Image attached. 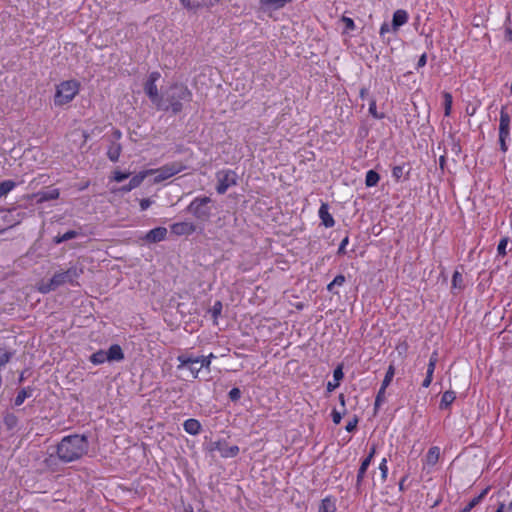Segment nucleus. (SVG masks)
I'll return each mask as SVG.
<instances>
[{"instance_id": "c03bdc74", "label": "nucleus", "mask_w": 512, "mask_h": 512, "mask_svg": "<svg viewBox=\"0 0 512 512\" xmlns=\"http://www.w3.org/2000/svg\"><path fill=\"white\" fill-rule=\"evenodd\" d=\"M211 311H212V315H213V317H214V318H217V317L220 315L221 311H222V303H221L220 301H217V302L213 305V307H212V310H211Z\"/></svg>"}, {"instance_id": "a211bd4d", "label": "nucleus", "mask_w": 512, "mask_h": 512, "mask_svg": "<svg viewBox=\"0 0 512 512\" xmlns=\"http://www.w3.org/2000/svg\"><path fill=\"white\" fill-rule=\"evenodd\" d=\"M489 488H485L478 496L474 497L460 512H470L477 506L487 494Z\"/></svg>"}, {"instance_id": "f03ea898", "label": "nucleus", "mask_w": 512, "mask_h": 512, "mask_svg": "<svg viewBox=\"0 0 512 512\" xmlns=\"http://www.w3.org/2000/svg\"><path fill=\"white\" fill-rule=\"evenodd\" d=\"M164 101L168 106V110L171 109L174 114L179 113L182 110L181 101H190L191 92L183 84H173L164 93Z\"/></svg>"}, {"instance_id": "dca6fc26", "label": "nucleus", "mask_w": 512, "mask_h": 512, "mask_svg": "<svg viewBox=\"0 0 512 512\" xmlns=\"http://www.w3.org/2000/svg\"><path fill=\"white\" fill-rule=\"evenodd\" d=\"M216 449L219 450V452L221 453V455L223 457H234L239 452L238 446H236V445H234V446H227V445L221 444V443H217Z\"/></svg>"}, {"instance_id": "7ed1b4c3", "label": "nucleus", "mask_w": 512, "mask_h": 512, "mask_svg": "<svg viewBox=\"0 0 512 512\" xmlns=\"http://www.w3.org/2000/svg\"><path fill=\"white\" fill-rule=\"evenodd\" d=\"M159 72H152L144 86V91L150 98L152 103L161 110H168V106L165 104L164 96H160L156 86V81L159 79Z\"/></svg>"}, {"instance_id": "f257e3e1", "label": "nucleus", "mask_w": 512, "mask_h": 512, "mask_svg": "<svg viewBox=\"0 0 512 512\" xmlns=\"http://www.w3.org/2000/svg\"><path fill=\"white\" fill-rule=\"evenodd\" d=\"M88 451V440L84 435H69L57 445V456L65 463L79 460Z\"/></svg>"}, {"instance_id": "4c0bfd02", "label": "nucleus", "mask_w": 512, "mask_h": 512, "mask_svg": "<svg viewBox=\"0 0 512 512\" xmlns=\"http://www.w3.org/2000/svg\"><path fill=\"white\" fill-rule=\"evenodd\" d=\"M379 470L381 472V475H380L381 483H383V482H385V480L387 478V473H388L386 458L382 459V461H381V463L379 465Z\"/></svg>"}, {"instance_id": "09e8293b", "label": "nucleus", "mask_w": 512, "mask_h": 512, "mask_svg": "<svg viewBox=\"0 0 512 512\" xmlns=\"http://www.w3.org/2000/svg\"><path fill=\"white\" fill-rule=\"evenodd\" d=\"M392 175L396 180H399L403 175V167L395 166L392 170Z\"/></svg>"}, {"instance_id": "1a4fd4ad", "label": "nucleus", "mask_w": 512, "mask_h": 512, "mask_svg": "<svg viewBox=\"0 0 512 512\" xmlns=\"http://www.w3.org/2000/svg\"><path fill=\"white\" fill-rule=\"evenodd\" d=\"M510 116L505 111V107L500 112V125H499V143L503 152L507 151L506 139L509 136Z\"/></svg>"}, {"instance_id": "39448f33", "label": "nucleus", "mask_w": 512, "mask_h": 512, "mask_svg": "<svg viewBox=\"0 0 512 512\" xmlns=\"http://www.w3.org/2000/svg\"><path fill=\"white\" fill-rule=\"evenodd\" d=\"M211 202L210 197H197L189 204L187 211L195 218L201 221H207L211 216V207L208 205Z\"/></svg>"}, {"instance_id": "680f3d73", "label": "nucleus", "mask_w": 512, "mask_h": 512, "mask_svg": "<svg viewBox=\"0 0 512 512\" xmlns=\"http://www.w3.org/2000/svg\"><path fill=\"white\" fill-rule=\"evenodd\" d=\"M426 60H427V57H426V54H422L418 60V63H417V66L418 67H423L425 66L426 64Z\"/></svg>"}, {"instance_id": "f3484780", "label": "nucleus", "mask_w": 512, "mask_h": 512, "mask_svg": "<svg viewBox=\"0 0 512 512\" xmlns=\"http://www.w3.org/2000/svg\"><path fill=\"white\" fill-rule=\"evenodd\" d=\"M184 430L191 434V435H197L201 430V424L196 419H188L183 424Z\"/></svg>"}, {"instance_id": "338daca9", "label": "nucleus", "mask_w": 512, "mask_h": 512, "mask_svg": "<svg viewBox=\"0 0 512 512\" xmlns=\"http://www.w3.org/2000/svg\"><path fill=\"white\" fill-rule=\"evenodd\" d=\"M367 95H368V90H367V88H362V89L360 90V97H361L362 99H364Z\"/></svg>"}, {"instance_id": "69168bd1", "label": "nucleus", "mask_w": 512, "mask_h": 512, "mask_svg": "<svg viewBox=\"0 0 512 512\" xmlns=\"http://www.w3.org/2000/svg\"><path fill=\"white\" fill-rule=\"evenodd\" d=\"M383 394H384V393H380V391L378 392L377 397H376V400H375V406H376V407H377V406H379V404H380V402H381V399H382V395H383Z\"/></svg>"}, {"instance_id": "c756f323", "label": "nucleus", "mask_w": 512, "mask_h": 512, "mask_svg": "<svg viewBox=\"0 0 512 512\" xmlns=\"http://www.w3.org/2000/svg\"><path fill=\"white\" fill-rule=\"evenodd\" d=\"M78 236V232L74 231V230H70V231H67L66 233H64L63 235H58L54 238V242L56 244H59V243H62V242H65V241H68V240H71V239H74Z\"/></svg>"}, {"instance_id": "a878e982", "label": "nucleus", "mask_w": 512, "mask_h": 512, "mask_svg": "<svg viewBox=\"0 0 512 512\" xmlns=\"http://www.w3.org/2000/svg\"><path fill=\"white\" fill-rule=\"evenodd\" d=\"M394 374H395L394 366L390 365L388 367V370H387L384 380L382 382V385L380 388V393H384L385 389L388 387V385L392 381Z\"/></svg>"}, {"instance_id": "4468645a", "label": "nucleus", "mask_w": 512, "mask_h": 512, "mask_svg": "<svg viewBox=\"0 0 512 512\" xmlns=\"http://www.w3.org/2000/svg\"><path fill=\"white\" fill-rule=\"evenodd\" d=\"M106 353L109 362L121 361L124 359V353L118 344L111 345Z\"/></svg>"}, {"instance_id": "e2e57ef3", "label": "nucleus", "mask_w": 512, "mask_h": 512, "mask_svg": "<svg viewBox=\"0 0 512 512\" xmlns=\"http://www.w3.org/2000/svg\"><path fill=\"white\" fill-rule=\"evenodd\" d=\"M375 452H376V445L374 444V445H372L371 450L365 459H368L369 462H371V460L373 459V457L375 455Z\"/></svg>"}, {"instance_id": "5fc2aeb1", "label": "nucleus", "mask_w": 512, "mask_h": 512, "mask_svg": "<svg viewBox=\"0 0 512 512\" xmlns=\"http://www.w3.org/2000/svg\"><path fill=\"white\" fill-rule=\"evenodd\" d=\"M483 23H484V18L482 16H480V15L474 16L473 21H472L473 26L480 27L481 25H483Z\"/></svg>"}, {"instance_id": "9b49d317", "label": "nucleus", "mask_w": 512, "mask_h": 512, "mask_svg": "<svg viewBox=\"0 0 512 512\" xmlns=\"http://www.w3.org/2000/svg\"><path fill=\"white\" fill-rule=\"evenodd\" d=\"M196 231V226L190 222H178L171 226V232L175 235H190Z\"/></svg>"}, {"instance_id": "49530a36", "label": "nucleus", "mask_w": 512, "mask_h": 512, "mask_svg": "<svg viewBox=\"0 0 512 512\" xmlns=\"http://www.w3.org/2000/svg\"><path fill=\"white\" fill-rule=\"evenodd\" d=\"M357 424H358V418H357V417H354L352 420H350V421L347 423V425H346V427H345L346 431H347V432H353V431L356 429Z\"/></svg>"}, {"instance_id": "603ef678", "label": "nucleus", "mask_w": 512, "mask_h": 512, "mask_svg": "<svg viewBox=\"0 0 512 512\" xmlns=\"http://www.w3.org/2000/svg\"><path fill=\"white\" fill-rule=\"evenodd\" d=\"M345 282V276L340 274V275H337L334 280L332 281V285H335V286H342Z\"/></svg>"}, {"instance_id": "6e6552de", "label": "nucleus", "mask_w": 512, "mask_h": 512, "mask_svg": "<svg viewBox=\"0 0 512 512\" xmlns=\"http://www.w3.org/2000/svg\"><path fill=\"white\" fill-rule=\"evenodd\" d=\"M185 168L186 167L183 163L173 162L166 164L157 170H153L152 173H157V176L155 177V182H161L183 171Z\"/></svg>"}, {"instance_id": "774afa93", "label": "nucleus", "mask_w": 512, "mask_h": 512, "mask_svg": "<svg viewBox=\"0 0 512 512\" xmlns=\"http://www.w3.org/2000/svg\"><path fill=\"white\" fill-rule=\"evenodd\" d=\"M132 189H133V188H130L129 184H127V185L122 186L119 190H120L121 192H129V191H131Z\"/></svg>"}, {"instance_id": "9d476101", "label": "nucleus", "mask_w": 512, "mask_h": 512, "mask_svg": "<svg viewBox=\"0 0 512 512\" xmlns=\"http://www.w3.org/2000/svg\"><path fill=\"white\" fill-rule=\"evenodd\" d=\"M177 360L179 362L178 369L181 368H188L190 372L192 373L193 377L196 378L199 371L202 369L199 367V362L196 357L188 356V355H179L177 357Z\"/></svg>"}, {"instance_id": "4be33fe9", "label": "nucleus", "mask_w": 512, "mask_h": 512, "mask_svg": "<svg viewBox=\"0 0 512 512\" xmlns=\"http://www.w3.org/2000/svg\"><path fill=\"white\" fill-rule=\"evenodd\" d=\"M152 172H153V170H148V171H145V172H140L139 174H137L134 177H132L131 180L128 183L130 188L134 189V188L138 187L143 182L145 177L148 174H152Z\"/></svg>"}, {"instance_id": "864d4df0", "label": "nucleus", "mask_w": 512, "mask_h": 512, "mask_svg": "<svg viewBox=\"0 0 512 512\" xmlns=\"http://www.w3.org/2000/svg\"><path fill=\"white\" fill-rule=\"evenodd\" d=\"M5 423L9 428H12L16 424V417L13 415H8L5 417Z\"/></svg>"}, {"instance_id": "ddd939ff", "label": "nucleus", "mask_w": 512, "mask_h": 512, "mask_svg": "<svg viewBox=\"0 0 512 512\" xmlns=\"http://www.w3.org/2000/svg\"><path fill=\"white\" fill-rule=\"evenodd\" d=\"M408 20V14L405 10L399 9L394 12L392 19V29L393 31H397L399 27L404 25Z\"/></svg>"}, {"instance_id": "7c9ffc66", "label": "nucleus", "mask_w": 512, "mask_h": 512, "mask_svg": "<svg viewBox=\"0 0 512 512\" xmlns=\"http://www.w3.org/2000/svg\"><path fill=\"white\" fill-rule=\"evenodd\" d=\"M54 283V280L53 278H51L48 282H42L40 285H39V291L41 293H49L51 291H54L57 289V286L56 284H53Z\"/></svg>"}, {"instance_id": "b1692460", "label": "nucleus", "mask_w": 512, "mask_h": 512, "mask_svg": "<svg viewBox=\"0 0 512 512\" xmlns=\"http://www.w3.org/2000/svg\"><path fill=\"white\" fill-rule=\"evenodd\" d=\"M336 506L335 502L331 500L330 498H325L322 500L320 506H319V512H335Z\"/></svg>"}, {"instance_id": "bb28decb", "label": "nucleus", "mask_w": 512, "mask_h": 512, "mask_svg": "<svg viewBox=\"0 0 512 512\" xmlns=\"http://www.w3.org/2000/svg\"><path fill=\"white\" fill-rule=\"evenodd\" d=\"M455 392L453 391H446L443 393L441 398L440 406L441 408H447L452 404V402L455 400Z\"/></svg>"}, {"instance_id": "412c9836", "label": "nucleus", "mask_w": 512, "mask_h": 512, "mask_svg": "<svg viewBox=\"0 0 512 512\" xmlns=\"http://www.w3.org/2000/svg\"><path fill=\"white\" fill-rule=\"evenodd\" d=\"M120 153L121 145L119 143H112L108 149L107 156L111 161L116 162L119 159Z\"/></svg>"}, {"instance_id": "3c124183", "label": "nucleus", "mask_w": 512, "mask_h": 512, "mask_svg": "<svg viewBox=\"0 0 512 512\" xmlns=\"http://www.w3.org/2000/svg\"><path fill=\"white\" fill-rule=\"evenodd\" d=\"M342 22L345 24V27L349 30H353L355 28L354 21L349 17L343 16Z\"/></svg>"}, {"instance_id": "052dcab7", "label": "nucleus", "mask_w": 512, "mask_h": 512, "mask_svg": "<svg viewBox=\"0 0 512 512\" xmlns=\"http://www.w3.org/2000/svg\"><path fill=\"white\" fill-rule=\"evenodd\" d=\"M432 378H433V376H429V374L426 373V377H425V379H424V381L422 383V386L425 387V388L429 387V385L432 382Z\"/></svg>"}, {"instance_id": "f8f14e48", "label": "nucleus", "mask_w": 512, "mask_h": 512, "mask_svg": "<svg viewBox=\"0 0 512 512\" xmlns=\"http://www.w3.org/2000/svg\"><path fill=\"white\" fill-rule=\"evenodd\" d=\"M167 229L165 227H157L150 230L145 236L144 240L149 243H157L165 239Z\"/></svg>"}, {"instance_id": "8fccbe9b", "label": "nucleus", "mask_w": 512, "mask_h": 512, "mask_svg": "<svg viewBox=\"0 0 512 512\" xmlns=\"http://www.w3.org/2000/svg\"><path fill=\"white\" fill-rule=\"evenodd\" d=\"M11 358L10 352H3L0 354V367L4 366L6 363L9 362Z\"/></svg>"}, {"instance_id": "a19ab883", "label": "nucleus", "mask_w": 512, "mask_h": 512, "mask_svg": "<svg viewBox=\"0 0 512 512\" xmlns=\"http://www.w3.org/2000/svg\"><path fill=\"white\" fill-rule=\"evenodd\" d=\"M508 244L507 238H502L498 244L497 251L499 255H506V246Z\"/></svg>"}, {"instance_id": "ea45409f", "label": "nucleus", "mask_w": 512, "mask_h": 512, "mask_svg": "<svg viewBox=\"0 0 512 512\" xmlns=\"http://www.w3.org/2000/svg\"><path fill=\"white\" fill-rule=\"evenodd\" d=\"M369 113L376 119L383 118V115H379L376 108V101L372 99L369 103Z\"/></svg>"}, {"instance_id": "6ab92c4d", "label": "nucleus", "mask_w": 512, "mask_h": 512, "mask_svg": "<svg viewBox=\"0 0 512 512\" xmlns=\"http://www.w3.org/2000/svg\"><path fill=\"white\" fill-rule=\"evenodd\" d=\"M371 462H369L368 459H364L360 465V468L358 470V473H357V479H356V488L357 490H359L360 486H361V483L365 477V474H366V471L369 467Z\"/></svg>"}, {"instance_id": "72a5a7b5", "label": "nucleus", "mask_w": 512, "mask_h": 512, "mask_svg": "<svg viewBox=\"0 0 512 512\" xmlns=\"http://www.w3.org/2000/svg\"><path fill=\"white\" fill-rule=\"evenodd\" d=\"M31 396V392L27 389H22L18 392L17 396L15 397L14 404L16 406H20L26 398Z\"/></svg>"}, {"instance_id": "c85d7f7f", "label": "nucleus", "mask_w": 512, "mask_h": 512, "mask_svg": "<svg viewBox=\"0 0 512 512\" xmlns=\"http://www.w3.org/2000/svg\"><path fill=\"white\" fill-rule=\"evenodd\" d=\"M379 179L380 177L377 172H375L374 170H369L366 174L365 184L367 187L375 186L378 183Z\"/></svg>"}, {"instance_id": "aec40b11", "label": "nucleus", "mask_w": 512, "mask_h": 512, "mask_svg": "<svg viewBox=\"0 0 512 512\" xmlns=\"http://www.w3.org/2000/svg\"><path fill=\"white\" fill-rule=\"evenodd\" d=\"M38 196H39V199H38L39 202L54 200L59 197V190L51 189V190H47V191H42L38 194Z\"/></svg>"}, {"instance_id": "2eb2a0df", "label": "nucleus", "mask_w": 512, "mask_h": 512, "mask_svg": "<svg viewBox=\"0 0 512 512\" xmlns=\"http://www.w3.org/2000/svg\"><path fill=\"white\" fill-rule=\"evenodd\" d=\"M319 216L322 220V224L329 228L334 226V219L331 214L328 212V205L323 203L319 209Z\"/></svg>"}, {"instance_id": "6e6d98bb", "label": "nucleus", "mask_w": 512, "mask_h": 512, "mask_svg": "<svg viewBox=\"0 0 512 512\" xmlns=\"http://www.w3.org/2000/svg\"><path fill=\"white\" fill-rule=\"evenodd\" d=\"M152 201L148 198H145V199H141L140 200V207H141V210L144 211L146 210L150 205H151Z\"/></svg>"}, {"instance_id": "473e14b6", "label": "nucleus", "mask_w": 512, "mask_h": 512, "mask_svg": "<svg viewBox=\"0 0 512 512\" xmlns=\"http://www.w3.org/2000/svg\"><path fill=\"white\" fill-rule=\"evenodd\" d=\"M444 98V114L445 116H449L452 108V95L449 92L443 93Z\"/></svg>"}, {"instance_id": "0e129e2a", "label": "nucleus", "mask_w": 512, "mask_h": 512, "mask_svg": "<svg viewBox=\"0 0 512 512\" xmlns=\"http://www.w3.org/2000/svg\"><path fill=\"white\" fill-rule=\"evenodd\" d=\"M505 38L508 41H512V29L511 28L506 29Z\"/></svg>"}, {"instance_id": "37998d69", "label": "nucleus", "mask_w": 512, "mask_h": 512, "mask_svg": "<svg viewBox=\"0 0 512 512\" xmlns=\"http://www.w3.org/2000/svg\"><path fill=\"white\" fill-rule=\"evenodd\" d=\"M333 377H334V381L335 382H338L340 384V381L343 379L344 377V374H343V371H342V367L341 366H338L334 372H333Z\"/></svg>"}, {"instance_id": "20e7f679", "label": "nucleus", "mask_w": 512, "mask_h": 512, "mask_svg": "<svg viewBox=\"0 0 512 512\" xmlns=\"http://www.w3.org/2000/svg\"><path fill=\"white\" fill-rule=\"evenodd\" d=\"M79 84L77 81L69 80L62 82L58 87L55 94V104L64 105L70 102L78 93Z\"/></svg>"}, {"instance_id": "79ce46f5", "label": "nucleus", "mask_w": 512, "mask_h": 512, "mask_svg": "<svg viewBox=\"0 0 512 512\" xmlns=\"http://www.w3.org/2000/svg\"><path fill=\"white\" fill-rule=\"evenodd\" d=\"M346 413V409L344 408L342 412L340 411H337V410H333L332 411V420L335 424H339L341 422V419H342V415H344Z\"/></svg>"}, {"instance_id": "13d9d810", "label": "nucleus", "mask_w": 512, "mask_h": 512, "mask_svg": "<svg viewBox=\"0 0 512 512\" xmlns=\"http://www.w3.org/2000/svg\"><path fill=\"white\" fill-rule=\"evenodd\" d=\"M390 31V26L388 23L384 22L382 25H381V28H380V35L381 36H384L385 33L389 32Z\"/></svg>"}, {"instance_id": "f704fd0d", "label": "nucleus", "mask_w": 512, "mask_h": 512, "mask_svg": "<svg viewBox=\"0 0 512 512\" xmlns=\"http://www.w3.org/2000/svg\"><path fill=\"white\" fill-rule=\"evenodd\" d=\"M437 361H438V353L436 351H434L429 359V363H428V367H427L426 373L429 374V376H433Z\"/></svg>"}, {"instance_id": "423d86ee", "label": "nucleus", "mask_w": 512, "mask_h": 512, "mask_svg": "<svg viewBox=\"0 0 512 512\" xmlns=\"http://www.w3.org/2000/svg\"><path fill=\"white\" fill-rule=\"evenodd\" d=\"M82 273V268L71 266L66 271L56 272L52 277L53 284H56L57 288L64 284L78 285L77 279Z\"/></svg>"}, {"instance_id": "58836bf2", "label": "nucleus", "mask_w": 512, "mask_h": 512, "mask_svg": "<svg viewBox=\"0 0 512 512\" xmlns=\"http://www.w3.org/2000/svg\"><path fill=\"white\" fill-rule=\"evenodd\" d=\"M196 358L198 359L199 367L209 368L210 363H211V358H214V355L210 354L209 356H201V357H196Z\"/></svg>"}, {"instance_id": "de8ad7c7", "label": "nucleus", "mask_w": 512, "mask_h": 512, "mask_svg": "<svg viewBox=\"0 0 512 512\" xmlns=\"http://www.w3.org/2000/svg\"><path fill=\"white\" fill-rule=\"evenodd\" d=\"M130 173H123L120 171L114 172V180L117 182H122L123 180L127 179L129 177Z\"/></svg>"}, {"instance_id": "cd10ccee", "label": "nucleus", "mask_w": 512, "mask_h": 512, "mask_svg": "<svg viewBox=\"0 0 512 512\" xmlns=\"http://www.w3.org/2000/svg\"><path fill=\"white\" fill-rule=\"evenodd\" d=\"M439 454L440 451L438 447H431L426 456L427 463L429 465H435L439 459Z\"/></svg>"}, {"instance_id": "c9c22d12", "label": "nucleus", "mask_w": 512, "mask_h": 512, "mask_svg": "<svg viewBox=\"0 0 512 512\" xmlns=\"http://www.w3.org/2000/svg\"><path fill=\"white\" fill-rule=\"evenodd\" d=\"M181 4L188 10L196 11L200 8L201 4L195 0H180Z\"/></svg>"}, {"instance_id": "0eeeda50", "label": "nucleus", "mask_w": 512, "mask_h": 512, "mask_svg": "<svg viewBox=\"0 0 512 512\" xmlns=\"http://www.w3.org/2000/svg\"><path fill=\"white\" fill-rule=\"evenodd\" d=\"M216 177L218 180L216 191L219 194H224L228 188L237 184V175L232 170L219 171Z\"/></svg>"}, {"instance_id": "e433bc0d", "label": "nucleus", "mask_w": 512, "mask_h": 512, "mask_svg": "<svg viewBox=\"0 0 512 512\" xmlns=\"http://www.w3.org/2000/svg\"><path fill=\"white\" fill-rule=\"evenodd\" d=\"M462 282H463V277H462L461 273H459L458 271H455L453 274V277H452V287L461 289Z\"/></svg>"}, {"instance_id": "2f4dec72", "label": "nucleus", "mask_w": 512, "mask_h": 512, "mask_svg": "<svg viewBox=\"0 0 512 512\" xmlns=\"http://www.w3.org/2000/svg\"><path fill=\"white\" fill-rule=\"evenodd\" d=\"M15 187V183L11 180H6L0 183V198L8 194Z\"/></svg>"}, {"instance_id": "4d7b16f0", "label": "nucleus", "mask_w": 512, "mask_h": 512, "mask_svg": "<svg viewBox=\"0 0 512 512\" xmlns=\"http://www.w3.org/2000/svg\"><path fill=\"white\" fill-rule=\"evenodd\" d=\"M348 244V237H345L338 248V254H344L345 253V247Z\"/></svg>"}, {"instance_id": "5701e85b", "label": "nucleus", "mask_w": 512, "mask_h": 512, "mask_svg": "<svg viewBox=\"0 0 512 512\" xmlns=\"http://www.w3.org/2000/svg\"><path fill=\"white\" fill-rule=\"evenodd\" d=\"M292 1L293 0H260V3L261 5L271 7L273 9H280Z\"/></svg>"}, {"instance_id": "bf43d9fd", "label": "nucleus", "mask_w": 512, "mask_h": 512, "mask_svg": "<svg viewBox=\"0 0 512 512\" xmlns=\"http://www.w3.org/2000/svg\"><path fill=\"white\" fill-rule=\"evenodd\" d=\"M339 386V383L338 382H328L327 384V391L328 392H332L333 390H335L337 387Z\"/></svg>"}, {"instance_id": "393cba45", "label": "nucleus", "mask_w": 512, "mask_h": 512, "mask_svg": "<svg viewBox=\"0 0 512 512\" xmlns=\"http://www.w3.org/2000/svg\"><path fill=\"white\" fill-rule=\"evenodd\" d=\"M90 361H91L93 364H95V365H99V364L104 363L105 361H108L106 351L99 350V351H97V352L93 353V354L90 356Z\"/></svg>"}, {"instance_id": "a18cd8bd", "label": "nucleus", "mask_w": 512, "mask_h": 512, "mask_svg": "<svg viewBox=\"0 0 512 512\" xmlns=\"http://www.w3.org/2000/svg\"><path fill=\"white\" fill-rule=\"evenodd\" d=\"M241 397V391L238 388H233L229 392V398L232 401H237Z\"/></svg>"}]
</instances>
